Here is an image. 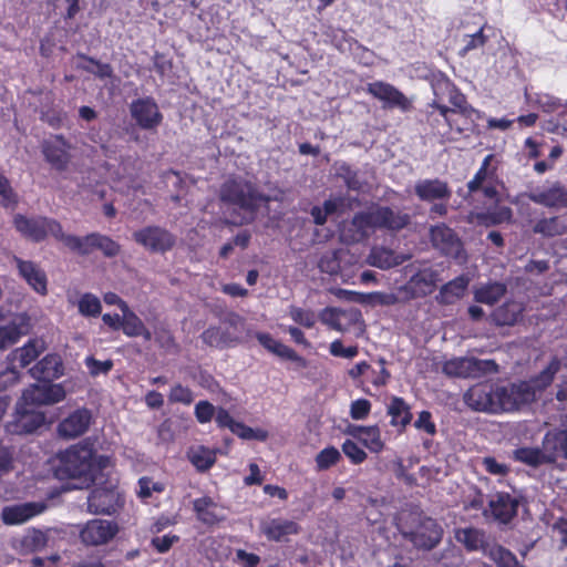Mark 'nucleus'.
Instances as JSON below:
<instances>
[{
    "label": "nucleus",
    "instance_id": "7",
    "mask_svg": "<svg viewBox=\"0 0 567 567\" xmlns=\"http://www.w3.org/2000/svg\"><path fill=\"white\" fill-rule=\"evenodd\" d=\"M497 413L514 412L535 400V391L528 381L496 384Z\"/></svg>",
    "mask_w": 567,
    "mask_h": 567
},
{
    "label": "nucleus",
    "instance_id": "45",
    "mask_svg": "<svg viewBox=\"0 0 567 567\" xmlns=\"http://www.w3.org/2000/svg\"><path fill=\"white\" fill-rule=\"evenodd\" d=\"M336 175L344 182L349 190H362L364 183L360 178V171L347 162L336 164Z\"/></svg>",
    "mask_w": 567,
    "mask_h": 567
},
{
    "label": "nucleus",
    "instance_id": "39",
    "mask_svg": "<svg viewBox=\"0 0 567 567\" xmlns=\"http://www.w3.org/2000/svg\"><path fill=\"white\" fill-rule=\"evenodd\" d=\"M507 292V287L501 281H489L474 289V300L487 306L496 305Z\"/></svg>",
    "mask_w": 567,
    "mask_h": 567
},
{
    "label": "nucleus",
    "instance_id": "59",
    "mask_svg": "<svg viewBox=\"0 0 567 567\" xmlns=\"http://www.w3.org/2000/svg\"><path fill=\"white\" fill-rule=\"evenodd\" d=\"M289 316L297 324L307 329L313 328L317 321L313 311L296 306L289 308Z\"/></svg>",
    "mask_w": 567,
    "mask_h": 567
},
{
    "label": "nucleus",
    "instance_id": "15",
    "mask_svg": "<svg viewBox=\"0 0 567 567\" xmlns=\"http://www.w3.org/2000/svg\"><path fill=\"white\" fill-rule=\"evenodd\" d=\"M456 539L466 548L468 551L482 550L491 560L494 561L496 567H499L496 554L498 550L511 551L506 547L499 544H489L486 540L484 530L467 527L458 529L456 532Z\"/></svg>",
    "mask_w": 567,
    "mask_h": 567
},
{
    "label": "nucleus",
    "instance_id": "52",
    "mask_svg": "<svg viewBox=\"0 0 567 567\" xmlns=\"http://www.w3.org/2000/svg\"><path fill=\"white\" fill-rule=\"evenodd\" d=\"M494 155L488 154L483 159L481 167L475 173L474 177L467 183V190L470 194H474L478 192L484 183L487 181L488 175H493L494 172H489V166L493 161Z\"/></svg>",
    "mask_w": 567,
    "mask_h": 567
},
{
    "label": "nucleus",
    "instance_id": "8",
    "mask_svg": "<svg viewBox=\"0 0 567 567\" xmlns=\"http://www.w3.org/2000/svg\"><path fill=\"white\" fill-rule=\"evenodd\" d=\"M442 370L453 378H480L485 373L496 372L497 364L494 360L460 357L445 361Z\"/></svg>",
    "mask_w": 567,
    "mask_h": 567
},
{
    "label": "nucleus",
    "instance_id": "37",
    "mask_svg": "<svg viewBox=\"0 0 567 567\" xmlns=\"http://www.w3.org/2000/svg\"><path fill=\"white\" fill-rule=\"evenodd\" d=\"M543 450L548 453L547 457L550 458V462L559 455L567 458V430L548 431L543 439Z\"/></svg>",
    "mask_w": 567,
    "mask_h": 567
},
{
    "label": "nucleus",
    "instance_id": "35",
    "mask_svg": "<svg viewBox=\"0 0 567 567\" xmlns=\"http://www.w3.org/2000/svg\"><path fill=\"white\" fill-rule=\"evenodd\" d=\"M525 306L520 301L507 300L492 312L491 317L496 326H514L522 318Z\"/></svg>",
    "mask_w": 567,
    "mask_h": 567
},
{
    "label": "nucleus",
    "instance_id": "57",
    "mask_svg": "<svg viewBox=\"0 0 567 567\" xmlns=\"http://www.w3.org/2000/svg\"><path fill=\"white\" fill-rule=\"evenodd\" d=\"M78 56L80 59L89 62L90 64H93L96 68V70H94V69L83 65L81 68L84 71H86L89 73H93L94 75H96L100 79H109V78L113 76V68L110 63H103V62L96 60L95 58L86 55L84 53H78Z\"/></svg>",
    "mask_w": 567,
    "mask_h": 567
},
{
    "label": "nucleus",
    "instance_id": "56",
    "mask_svg": "<svg viewBox=\"0 0 567 567\" xmlns=\"http://www.w3.org/2000/svg\"><path fill=\"white\" fill-rule=\"evenodd\" d=\"M318 268L321 272L328 274L330 276L339 274L341 269L339 251L330 250L322 254L318 261Z\"/></svg>",
    "mask_w": 567,
    "mask_h": 567
},
{
    "label": "nucleus",
    "instance_id": "49",
    "mask_svg": "<svg viewBox=\"0 0 567 567\" xmlns=\"http://www.w3.org/2000/svg\"><path fill=\"white\" fill-rule=\"evenodd\" d=\"M514 460L526 465L537 467L549 463L550 458L537 447H518L514 451Z\"/></svg>",
    "mask_w": 567,
    "mask_h": 567
},
{
    "label": "nucleus",
    "instance_id": "1",
    "mask_svg": "<svg viewBox=\"0 0 567 567\" xmlns=\"http://www.w3.org/2000/svg\"><path fill=\"white\" fill-rule=\"evenodd\" d=\"M110 465V457L96 455L87 444H75L58 454L54 475L58 480H76V488L90 487Z\"/></svg>",
    "mask_w": 567,
    "mask_h": 567
},
{
    "label": "nucleus",
    "instance_id": "62",
    "mask_svg": "<svg viewBox=\"0 0 567 567\" xmlns=\"http://www.w3.org/2000/svg\"><path fill=\"white\" fill-rule=\"evenodd\" d=\"M155 342L166 352H177L179 347L168 328H159L155 331Z\"/></svg>",
    "mask_w": 567,
    "mask_h": 567
},
{
    "label": "nucleus",
    "instance_id": "40",
    "mask_svg": "<svg viewBox=\"0 0 567 567\" xmlns=\"http://www.w3.org/2000/svg\"><path fill=\"white\" fill-rule=\"evenodd\" d=\"M468 286V279L465 276H458L449 282L444 284L436 296V301L440 305H452L455 300L464 296Z\"/></svg>",
    "mask_w": 567,
    "mask_h": 567
},
{
    "label": "nucleus",
    "instance_id": "50",
    "mask_svg": "<svg viewBox=\"0 0 567 567\" xmlns=\"http://www.w3.org/2000/svg\"><path fill=\"white\" fill-rule=\"evenodd\" d=\"M369 262L380 269H389L399 265L394 251L384 247H374L369 255Z\"/></svg>",
    "mask_w": 567,
    "mask_h": 567
},
{
    "label": "nucleus",
    "instance_id": "51",
    "mask_svg": "<svg viewBox=\"0 0 567 567\" xmlns=\"http://www.w3.org/2000/svg\"><path fill=\"white\" fill-rule=\"evenodd\" d=\"M476 217L481 225L488 227L511 221L513 213L509 207L503 206L494 212L480 213Z\"/></svg>",
    "mask_w": 567,
    "mask_h": 567
},
{
    "label": "nucleus",
    "instance_id": "26",
    "mask_svg": "<svg viewBox=\"0 0 567 567\" xmlns=\"http://www.w3.org/2000/svg\"><path fill=\"white\" fill-rule=\"evenodd\" d=\"M31 375L40 382L52 383L64 373V365L60 354L48 353L33 368Z\"/></svg>",
    "mask_w": 567,
    "mask_h": 567
},
{
    "label": "nucleus",
    "instance_id": "29",
    "mask_svg": "<svg viewBox=\"0 0 567 567\" xmlns=\"http://www.w3.org/2000/svg\"><path fill=\"white\" fill-rule=\"evenodd\" d=\"M16 264L19 275L38 293L45 296L48 293V278L45 271L31 260H23L16 257Z\"/></svg>",
    "mask_w": 567,
    "mask_h": 567
},
{
    "label": "nucleus",
    "instance_id": "53",
    "mask_svg": "<svg viewBox=\"0 0 567 567\" xmlns=\"http://www.w3.org/2000/svg\"><path fill=\"white\" fill-rule=\"evenodd\" d=\"M342 456L340 451L334 446H327L321 450L315 458L318 471H327L330 467L337 465L341 461Z\"/></svg>",
    "mask_w": 567,
    "mask_h": 567
},
{
    "label": "nucleus",
    "instance_id": "44",
    "mask_svg": "<svg viewBox=\"0 0 567 567\" xmlns=\"http://www.w3.org/2000/svg\"><path fill=\"white\" fill-rule=\"evenodd\" d=\"M374 216V207H371L367 212L354 214L351 219V226L355 229V235L352 237L353 240L359 241L368 237L370 230L378 229Z\"/></svg>",
    "mask_w": 567,
    "mask_h": 567
},
{
    "label": "nucleus",
    "instance_id": "21",
    "mask_svg": "<svg viewBox=\"0 0 567 567\" xmlns=\"http://www.w3.org/2000/svg\"><path fill=\"white\" fill-rule=\"evenodd\" d=\"M374 217L378 229H384L392 233L401 231L411 224V215L390 206L375 205Z\"/></svg>",
    "mask_w": 567,
    "mask_h": 567
},
{
    "label": "nucleus",
    "instance_id": "28",
    "mask_svg": "<svg viewBox=\"0 0 567 567\" xmlns=\"http://www.w3.org/2000/svg\"><path fill=\"white\" fill-rule=\"evenodd\" d=\"M346 433L353 439L359 440L371 453H381L385 447L381 437V430L377 424L369 426L350 424L347 427Z\"/></svg>",
    "mask_w": 567,
    "mask_h": 567
},
{
    "label": "nucleus",
    "instance_id": "63",
    "mask_svg": "<svg viewBox=\"0 0 567 567\" xmlns=\"http://www.w3.org/2000/svg\"><path fill=\"white\" fill-rule=\"evenodd\" d=\"M168 400L171 403H182L185 405H189L194 401L193 391L188 386H184L181 383L172 386Z\"/></svg>",
    "mask_w": 567,
    "mask_h": 567
},
{
    "label": "nucleus",
    "instance_id": "3",
    "mask_svg": "<svg viewBox=\"0 0 567 567\" xmlns=\"http://www.w3.org/2000/svg\"><path fill=\"white\" fill-rule=\"evenodd\" d=\"M434 100L429 107L441 110L444 116H452L455 113H468L474 109L468 103L466 95L456 86V84L444 73L434 75L431 82Z\"/></svg>",
    "mask_w": 567,
    "mask_h": 567
},
{
    "label": "nucleus",
    "instance_id": "4",
    "mask_svg": "<svg viewBox=\"0 0 567 567\" xmlns=\"http://www.w3.org/2000/svg\"><path fill=\"white\" fill-rule=\"evenodd\" d=\"M87 497V509L92 514L112 515L124 505V497L117 488V484L111 478H105L102 472L100 480Z\"/></svg>",
    "mask_w": 567,
    "mask_h": 567
},
{
    "label": "nucleus",
    "instance_id": "33",
    "mask_svg": "<svg viewBox=\"0 0 567 567\" xmlns=\"http://www.w3.org/2000/svg\"><path fill=\"white\" fill-rule=\"evenodd\" d=\"M28 332L29 319L27 316H19L6 324H0V350L16 344Z\"/></svg>",
    "mask_w": 567,
    "mask_h": 567
},
{
    "label": "nucleus",
    "instance_id": "24",
    "mask_svg": "<svg viewBox=\"0 0 567 567\" xmlns=\"http://www.w3.org/2000/svg\"><path fill=\"white\" fill-rule=\"evenodd\" d=\"M92 421V413L86 408L73 411L68 417L63 419L58 425L60 436L65 439H75L84 434Z\"/></svg>",
    "mask_w": 567,
    "mask_h": 567
},
{
    "label": "nucleus",
    "instance_id": "10",
    "mask_svg": "<svg viewBox=\"0 0 567 567\" xmlns=\"http://www.w3.org/2000/svg\"><path fill=\"white\" fill-rule=\"evenodd\" d=\"M440 281V274L432 267L420 268L400 288L408 299L424 298L433 293Z\"/></svg>",
    "mask_w": 567,
    "mask_h": 567
},
{
    "label": "nucleus",
    "instance_id": "42",
    "mask_svg": "<svg viewBox=\"0 0 567 567\" xmlns=\"http://www.w3.org/2000/svg\"><path fill=\"white\" fill-rule=\"evenodd\" d=\"M96 233L87 234L83 237L75 235H65L62 231V237L59 241L63 243L71 251L81 256H87L95 250Z\"/></svg>",
    "mask_w": 567,
    "mask_h": 567
},
{
    "label": "nucleus",
    "instance_id": "14",
    "mask_svg": "<svg viewBox=\"0 0 567 567\" xmlns=\"http://www.w3.org/2000/svg\"><path fill=\"white\" fill-rule=\"evenodd\" d=\"M496 384L483 382L472 385L464 393L465 404L473 411L497 413Z\"/></svg>",
    "mask_w": 567,
    "mask_h": 567
},
{
    "label": "nucleus",
    "instance_id": "27",
    "mask_svg": "<svg viewBox=\"0 0 567 567\" xmlns=\"http://www.w3.org/2000/svg\"><path fill=\"white\" fill-rule=\"evenodd\" d=\"M414 194L422 202H447L452 196L449 184L439 178L421 179L414 185Z\"/></svg>",
    "mask_w": 567,
    "mask_h": 567
},
{
    "label": "nucleus",
    "instance_id": "31",
    "mask_svg": "<svg viewBox=\"0 0 567 567\" xmlns=\"http://www.w3.org/2000/svg\"><path fill=\"white\" fill-rule=\"evenodd\" d=\"M44 509L41 503H23L3 507L1 519L6 525H19L39 515Z\"/></svg>",
    "mask_w": 567,
    "mask_h": 567
},
{
    "label": "nucleus",
    "instance_id": "18",
    "mask_svg": "<svg viewBox=\"0 0 567 567\" xmlns=\"http://www.w3.org/2000/svg\"><path fill=\"white\" fill-rule=\"evenodd\" d=\"M130 111L136 124L143 130H155L163 121V114L151 96L134 100Z\"/></svg>",
    "mask_w": 567,
    "mask_h": 567
},
{
    "label": "nucleus",
    "instance_id": "9",
    "mask_svg": "<svg viewBox=\"0 0 567 567\" xmlns=\"http://www.w3.org/2000/svg\"><path fill=\"white\" fill-rule=\"evenodd\" d=\"M432 246L443 256L461 260L466 258L464 245L454 229L442 223L430 228Z\"/></svg>",
    "mask_w": 567,
    "mask_h": 567
},
{
    "label": "nucleus",
    "instance_id": "54",
    "mask_svg": "<svg viewBox=\"0 0 567 567\" xmlns=\"http://www.w3.org/2000/svg\"><path fill=\"white\" fill-rule=\"evenodd\" d=\"M79 312L84 317H97L101 315L100 299L90 292L83 293L78 302Z\"/></svg>",
    "mask_w": 567,
    "mask_h": 567
},
{
    "label": "nucleus",
    "instance_id": "17",
    "mask_svg": "<svg viewBox=\"0 0 567 567\" xmlns=\"http://www.w3.org/2000/svg\"><path fill=\"white\" fill-rule=\"evenodd\" d=\"M42 384H32L25 389L21 396V403L34 408L43 404H53L65 398V391L62 385L41 382Z\"/></svg>",
    "mask_w": 567,
    "mask_h": 567
},
{
    "label": "nucleus",
    "instance_id": "12",
    "mask_svg": "<svg viewBox=\"0 0 567 567\" xmlns=\"http://www.w3.org/2000/svg\"><path fill=\"white\" fill-rule=\"evenodd\" d=\"M72 146L61 134L52 135L41 144V152L47 163L56 172H65L71 162Z\"/></svg>",
    "mask_w": 567,
    "mask_h": 567
},
{
    "label": "nucleus",
    "instance_id": "58",
    "mask_svg": "<svg viewBox=\"0 0 567 567\" xmlns=\"http://www.w3.org/2000/svg\"><path fill=\"white\" fill-rule=\"evenodd\" d=\"M341 450L353 465H360L368 458L365 451L352 440L347 439L342 443Z\"/></svg>",
    "mask_w": 567,
    "mask_h": 567
},
{
    "label": "nucleus",
    "instance_id": "48",
    "mask_svg": "<svg viewBox=\"0 0 567 567\" xmlns=\"http://www.w3.org/2000/svg\"><path fill=\"white\" fill-rule=\"evenodd\" d=\"M559 369V360L557 358H553L550 362L547 364V367L544 370H542L537 375L532 378V380L529 381L534 391H543L547 386H549L553 383L555 375L557 374Z\"/></svg>",
    "mask_w": 567,
    "mask_h": 567
},
{
    "label": "nucleus",
    "instance_id": "46",
    "mask_svg": "<svg viewBox=\"0 0 567 567\" xmlns=\"http://www.w3.org/2000/svg\"><path fill=\"white\" fill-rule=\"evenodd\" d=\"M425 122L431 126L433 134L440 136L443 142L457 141L456 136L450 134L449 127H446L443 121L441 110L431 109L427 106L425 112Z\"/></svg>",
    "mask_w": 567,
    "mask_h": 567
},
{
    "label": "nucleus",
    "instance_id": "5",
    "mask_svg": "<svg viewBox=\"0 0 567 567\" xmlns=\"http://www.w3.org/2000/svg\"><path fill=\"white\" fill-rule=\"evenodd\" d=\"M13 224L21 235L34 243L43 241L48 235H51L58 241L62 237V225L53 218L44 216L25 217L17 214Z\"/></svg>",
    "mask_w": 567,
    "mask_h": 567
},
{
    "label": "nucleus",
    "instance_id": "23",
    "mask_svg": "<svg viewBox=\"0 0 567 567\" xmlns=\"http://www.w3.org/2000/svg\"><path fill=\"white\" fill-rule=\"evenodd\" d=\"M519 501L507 492H497L488 502V507L495 520L509 524L517 515Z\"/></svg>",
    "mask_w": 567,
    "mask_h": 567
},
{
    "label": "nucleus",
    "instance_id": "2",
    "mask_svg": "<svg viewBox=\"0 0 567 567\" xmlns=\"http://www.w3.org/2000/svg\"><path fill=\"white\" fill-rule=\"evenodd\" d=\"M219 199L223 204L238 208L254 217L270 197L260 192L258 185L243 176H231L220 186Z\"/></svg>",
    "mask_w": 567,
    "mask_h": 567
},
{
    "label": "nucleus",
    "instance_id": "6",
    "mask_svg": "<svg viewBox=\"0 0 567 567\" xmlns=\"http://www.w3.org/2000/svg\"><path fill=\"white\" fill-rule=\"evenodd\" d=\"M223 323L226 327L209 326L202 332L200 339L205 344L217 349H226L240 342L237 332L238 328L244 324V318L236 312H230L223 319Z\"/></svg>",
    "mask_w": 567,
    "mask_h": 567
},
{
    "label": "nucleus",
    "instance_id": "47",
    "mask_svg": "<svg viewBox=\"0 0 567 567\" xmlns=\"http://www.w3.org/2000/svg\"><path fill=\"white\" fill-rule=\"evenodd\" d=\"M343 205L341 197L327 199L322 206L315 205L310 209V215L313 223L318 226H323L327 223L328 216L333 215Z\"/></svg>",
    "mask_w": 567,
    "mask_h": 567
},
{
    "label": "nucleus",
    "instance_id": "60",
    "mask_svg": "<svg viewBox=\"0 0 567 567\" xmlns=\"http://www.w3.org/2000/svg\"><path fill=\"white\" fill-rule=\"evenodd\" d=\"M95 250H101L105 257L113 258L120 254L121 246L111 237L96 233Z\"/></svg>",
    "mask_w": 567,
    "mask_h": 567
},
{
    "label": "nucleus",
    "instance_id": "43",
    "mask_svg": "<svg viewBox=\"0 0 567 567\" xmlns=\"http://www.w3.org/2000/svg\"><path fill=\"white\" fill-rule=\"evenodd\" d=\"M187 456L189 462L200 473L210 470L217 460L216 451L204 445L190 449Z\"/></svg>",
    "mask_w": 567,
    "mask_h": 567
},
{
    "label": "nucleus",
    "instance_id": "36",
    "mask_svg": "<svg viewBox=\"0 0 567 567\" xmlns=\"http://www.w3.org/2000/svg\"><path fill=\"white\" fill-rule=\"evenodd\" d=\"M44 350V343L38 339H30L23 347L18 348L11 353V362L13 368H8V370H14L17 367L23 369L28 367L31 362H33L40 353Z\"/></svg>",
    "mask_w": 567,
    "mask_h": 567
},
{
    "label": "nucleus",
    "instance_id": "19",
    "mask_svg": "<svg viewBox=\"0 0 567 567\" xmlns=\"http://www.w3.org/2000/svg\"><path fill=\"white\" fill-rule=\"evenodd\" d=\"M44 422L45 416L42 412L19 402L17 404L14 419L9 423L8 430L12 434H29L41 427Z\"/></svg>",
    "mask_w": 567,
    "mask_h": 567
},
{
    "label": "nucleus",
    "instance_id": "13",
    "mask_svg": "<svg viewBox=\"0 0 567 567\" xmlns=\"http://www.w3.org/2000/svg\"><path fill=\"white\" fill-rule=\"evenodd\" d=\"M404 537L416 548L431 550L441 543L443 529L434 518L424 517L413 530L404 533Z\"/></svg>",
    "mask_w": 567,
    "mask_h": 567
},
{
    "label": "nucleus",
    "instance_id": "38",
    "mask_svg": "<svg viewBox=\"0 0 567 567\" xmlns=\"http://www.w3.org/2000/svg\"><path fill=\"white\" fill-rule=\"evenodd\" d=\"M216 509L217 504L210 496H203L193 501V511L196 518L204 525L214 526L223 520Z\"/></svg>",
    "mask_w": 567,
    "mask_h": 567
},
{
    "label": "nucleus",
    "instance_id": "32",
    "mask_svg": "<svg viewBox=\"0 0 567 567\" xmlns=\"http://www.w3.org/2000/svg\"><path fill=\"white\" fill-rule=\"evenodd\" d=\"M532 230L536 235H540L543 238H554L567 235V213L554 215V216H542L537 218Z\"/></svg>",
    "mask_w": 567,
    "mask_h": 567
},
{
    "label": "nucleus",
    "instance_id": "20",
    "mask_svg": "<svg viewBox=\"0 0 567 567\" xmlns=\"http://www.w3.org/2000/svg\"><path fill=\"white\" fill-rule=\"evenodd\" d=\"M118 526L105 519H91L80 532V538L85 545L97 546L109 543L115 537Z\"/></svg>",
    "mask_w": 567,
    "mask_h": 567
},
{
    "label": "nucleus",
    "instance_id": "11",
    "mask_svg": "<svg viewBox=\"0 0 567 567\" xmlns=\"http://www.w3.org/2000/svg\"><path fill=\"white\" fill-rule=\"evenodd\" d=\"M133 239L151 252L164 254L169 251L176 243V237L159 226H146L133 234Z\"/></svg>",
    "mask_w": 567,
    "mask_h": 567
},
{
    "label": "nucleus",
    "instance_id": "41",
    "mask_svg": "<svg viewBox=\"0 0 567 567\" xmlns=\"http://www.w3.org/2000/svg\"><path fill=\"white\" fill-rule=\"evenodd\" d=\"M299 529V525L293 520L274 518L262 528V532L269 540L280 542L285 536L298 534Z\"/></svg>",
    "mask_w": 567,
    "mask_h": 567
},
{
    "label": "nucleus",
    "instance_id": "55",
    "mask_svg": "<svg viewBox=\"0 0 567 567\" xmlns=\"http://www.w3.org/2000/svg\"><path fill=\"white\" fill-rule=\"evenodd\" d=\"M143 324L142 319L130 308L123 311L121 329L125 336L130 338L140 337Z\"/></svg>",
    "mask_w": 567,
    "mask_h": 567
},
{
    "label": "nucleus",
    "instance_id": "61",
    "mask_svg": "<svg viewBox=\"0 0 567 567\" xmlns=\"http://www.w3.org/2000/svg\"><path fill=\"white\" fill-rule=\"evenodd\" d=\"M346 316V311L338 308H326L321 313V320L328 324L331 329L344 332L346 328L342 324V318Z\"/></svg>",
    "mask_w": 567,
    "mask_h": 567
},
{
    "label": "nucleus",
    "instance_id": "64",
    "mask_svg": "<svg viewBox=\"0 0 567 567\" xmlns=\"http://www.w3.org/2000/svg\"><path fill=\"white\" fill-rule=\"evenodd\" d=\"M465 45L460 51L461 56H465L470 51L482 48L487 42V37L484 34V27L473 34H467L464 38Z\"/></svg>",
    "mask_w": 567,
    "mask_h": 567
},
{
    "label": "nucleus",
    "instance_id": "25",
    "mask_svg": "<svg viewBox=\"0 0 567 567\" xmlns=\"http://www.w3.org/2000/svg\"><path fill=\"white\" fill-rule=\"evenodd\" d=\"M528 197L533 203L548 208L567 207V188L559 182L548 187L536 188Z\"/></svg>",
    "mask_w": 567,
    "mask_h": 567
},
{
    "label": "nucleus",
    "instance_id": "30",
    "mask_svg": "<svg viewBox=\"0 0 567 567\" xmlns=\"http://www.w3.org/2000/svg\"><path fill=\"white\" fill-rule=\"evenodd\" d=\"M255 337L265 349L280 359L292 361L301 369L308 367V361L303 357L299 355L292 348L276 340L270 333L257 332Z\"/></svg>",
    "mask_w": 567,
    "mask_h": 567
},
{
    "label": "nucleus",
    "instance_id": "16",
    "mask_svg": "<svg viewBox=\"0 0 567 567\" xmlns=\"http://www.w3.org/2000/svg\"><path fill=\"white\" fill-rule=\"evenodd\" d=\"M365 91L374 99L382 101L384 103V107H396L402 112H409L412 110L411 100L408 99L399 89L388 82L375 81L369 83Z\"/></svg>",
    "mask_w": 567,
    "mask_h": 567
},
{
    "label": "nucleus",
    "instance_id": "22",
    "mask_svg": "<svg viewBox=\"0 0 567 567\" xmlns=\"http://www.w3.org/2000/svg\"><path fill=\"white\" fill-rule=\"evenodd\" d=\"M483 113L480 110L471 109L468 113H455L452 116H444L443 121L449 127L450 134L456 136H470L477 132L478 121L483 118Z\"/></svg>",
    "mask_w": 567,
    "mask_h": 567
},
{
    "label": "nucleus",
    "instance_id": "34",
    "mask_svg": "<svg viewBox=\"0 0 567 567\" xmlns=\"http://www.w3.org/2000/svg\"><path fill=\"white\" fill-rule=\"evenodd\" d=\"M386 413L391 416L390 424L398 427L400 433L405 431L413 419L410 404L401 396L391 398Z\"/></svg>",
    "mask_w": 567,
    "mask_h": 567
}]
</instances>
